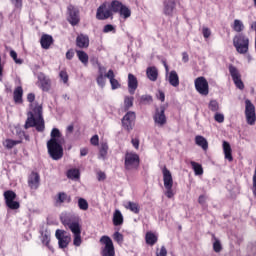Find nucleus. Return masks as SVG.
Returning a JSON list of instances; mask_svg holds the SVG:
<instances>
[{"label": "nucleus", "instance_id": "nucleus-1", "mask_svg": "<svg viewBox=\"0 0 256 256\" xmlns=\"http://www.w3.org/2000/svg\"><path fill=\"white\" fill-rule=\"evenodd\" d=\"M60 221L65 227H68L73 234V245H75V247H81L83 239L81 238V224H79V217L73 213L62 212Z\"/></svg>", "mask_w": 256, "mask_h": 256}, {"label": "nucleus", "instance_id": "nucleus-2", "mask_svg": "<svg viewBox=\"0 0 256 256\" xmlns=\"http://www.w3.org/2000/svg\"><path fill=\"white\" fill-rule=\"evenodd\" d=\"M50 137L51 139L47 142L48 153L54 161H59L63 157V143H65V140L61 131L57 128L52 129Z\"/></svg>", "mask_w": 256, "mask_h": 256}, {"label": "nucleus", "instance_id": "nucleus-3", "mask_svg": "<svg viewBox=\"0 0 256 256\" xmlns=\"http://www.w3.org/2000/svg\"><path fill=\"white\" fill-rule=\"evenodd\" d=\"M43 108L41 106H36L33 108L32 112L28 113V118L25 123V129L30 127H36L37 131L45 130V121L42 115Z\"/></svg>", "mask_w": 256, "mask_h": 256}, {"label": "nucleus", "instance_id": "nucleus-4", "mask_svg": "<svg viewBox=\"0 0 256 256\" xmlns=\"http://www.w3.org/2000/svg\"><path fill=\"white\" fill-rule=\"evenodd\" d=\"M233 45L240 55H245L249 51V37L243 33H239L233 38Z\"/></svg>", "mask_w": 256, "mask_h": 256}, {"label": "nucleus", "instance_id": "nucleus-5", "mask_svg": "<svg viewBox=\"0 0 256 256\" xmlns=\"http://www.w3.org/2000/svg\"><path fill=\"white\" fill-rule=\"evenodd\" d=\"M162 177L164 187L166 189L165 195L166 197H168V199H173V197L175 196V193L173 192V174H171V171L167 169V167H163Z\"/></svg>", "mask_w": 256, "mask_h": 256}, {"label": "nucleus", "instance_id": "nucleus-6", "mask_svg": "<svg viewBox=\"0 0 256 256\" xmlns=\"http://www.w3.org/2000/svg\"><path fill=\"white\" fill-rule=\"evenodd\" d=\"M124 165L127 171L139 169V155L133 152L126 153Z\"/></svg>", "mask_w": 256, "mask_h": 256}, {"label": "nucleus", "instance_id": "nucleus-7", "mask_svg": "<svg viewBox=\"0 0 256 256\" xmlns=\"http://www.w3.org/2000/svg\"><path fill=\"white\" fill-rule=\"evenodd\" d=\"M4 199L6 203V207L8 209H11L12 211H15L21 207V204L15 200L17 199V194L13 192V190H7L4 192Z\"/></svg>", "mask_w": 256, "mask_h": 256}, {"label": "nucleus", "instance_id": "nucleus-8", "mask_svg": "<svg viewBox=\"0 0 256 256\" xmlns=\"http://www.w3.org/2000/svg\"><path fill=\"white\" fill-rule=\"evenodd\" d=\"M194 85L196 91L200 95H203L204 97H207V95H209V82H207V79H205V77L200 76L196 78L194 81Z\"/></svg>", "mask_w": 256, "mask_h": 256}, {"label": "nucleus", "instance_id": "nucleus-9", "mask_svg": "<svg viewBox=\"0 0 256 256\" xmlns=\"http://www.w3.org/2000/svg\"><path fill=\"white\" fill-rule=\"evenodd\" d=\"M100 242L105 245L102 250L103 256H115V246H113V240L109 236H102Z\"/></svg>", "mask_w": 256, "mask_h": 256}, {"label": "nucleus", "instance_id": "nucleus-10", "mask_svg": "<svg viewBox=\"0 0 256 256\" xmlns=\"http://www.w3.org/2000/svg\"><path fill=\"white\" fill-rule=\"evenodd\" d=\"M153 120L156 127H163L167 124V116H165V106L161 105L159 108H156Z\"/></svg>", "mask_w": 256, "mask_h": 256}, {"label": "nucleus", "instance_id": "nucleus-11", "mask_svg": "<svg viewBox=\"0 0 256 256\" xmlns=\"http://www.w3.org/2000/svg\"><path fill=\"white\" fill-rule=\"evenodd\" d=\"M245 117L248 125H253L256 121L255 105L249 99L245 100Z\"/></svg>", "mask_w": 256, "mask_h": 256}, {"label": "nucleus", "instance_id": "nucleus-12", "mask_svg": "<svg viewBox=\"0 0 256 256\" xmlns=\"http://www.w3.org/2000/svg\"><path fill=\"white\" fill-rule=\"evenodd\" d=\"M56 239L60 249H65L71 243V236L65 230H56Z\"/></svg>", "mask_w": 256, "mask_h": 256}, {"label": "nucleus", "instance_id": "nucleus-13", "mask_svg": "<svg viewBox=\"0 0 256 256\" xmlns=\"http://www.w3.org/2000/svg\"><path fill=\"white\" fill-rule=\"evenodd\" d=\"M108 3L105 2L102 5H100L96 12V19L99 21H105V19H109V17L113 16V12L110 10V8L107 7Z\"/></svg>", "mask_w": 256, "mask_h": 256}, {"label": "nucleus", "instance_id": "nucleus-14", "mask_svg": "<svg viewBox=\"0 0 256 256\" xmlns=\"http://www.w3.org/2000/svg\"><path fill=\"white\" fill-rule=\"evenodd\" d=\"M135 112H128L122 119V125L127 131H131L133 129V125H135Z\"/></svg>", "mask_w": 256, "mask_h": 256}, {"label": "nucleus", "instance_id": "nucleus-15", "mask_svg": "<svg viewBox=\"0 0 256 256\" xmlns=\"http://www.w3.org/2000/svg\"><path fill=\"white\" fill-rule=\"evenodd\" d=\"M38 87H41L42 91H49L51 89V80L43 73H39L38 76Z\"/></svg>", "mask_w": 256, "mask_h": 256}, {"label": "nucleus", "instance_id": "nucleus-16", "mask_svg": "<svg viewBox=\"0 0 256 256\" xmlns=\"http://www.w3.org/2000/svg\"><path fill=\"white\" fill-rule=\"evenodd\" d=\"M40 183L41 177L39 176V173L32 172L28 177V187H30V189L37 190L39 189Z\"/></svg>", "mask_w": 256, "mask_h": 256}, {"label": "nucleus", "instance_id": "nucleus-17", "mask_svg": "<svg viewBox=\"0 0 256 256\" xmlns=\"http://www.w3.org/2000/svg\"><path fill=\"white\" fill-rule=\"evenodd\" d=\"M137 87H139V81L137 80V77H135L133 74H128V92L130 95H135Z\"/></svg>", "mask_w": 256, "mask_h": 256}, {"label": "nucleus", "instance_id": "nucleus-18", "mask_svg": "<svg viewBox=\"0 0 256 256\" xmlns=\"http://www.w3.org/2000/svg\"><path fill=\"white\" fill-rule=\"evenodd\" d=\"M166 79L172 87H179V74H177V71H170V73L166 76Z\"/></svg>", "mask_w": 256, "mask_h": 256}, {"label": "nucleus", "instance_id": "nucleus-19", "mask_svg": "<svg viewBox=\"0 0 256 256\" xmlns=\"http://www.w3.org/2000/svg\"><path fill=\"white\" fill-rule=\"evenodd\" d=\"M76 45L80 49H87L89 47V36L80 34L76 38Z\"/></svg>", "mask_w": 256, "mask_h": 256}, {"label": "nucleus", "instance_id": "nucleus-20", "mask_svg": "<svg viewBox=\"0 0 256 256\" xmlns=\"http://www.w3.org/2000/svg\"><path fill=\"white\" fill-rule=\"evenodd\" d=\"M56 205H63V203H71V196L65 192H59L55 197Z\"/></svg>", "mask_w": 256, "mask_h": 256}, {"label": "nucleus", "instance_id": "nucleus-21", "mask_svg": "<svg viewBox=\"0 0 256 256\" xmlns=\"http://www.w3.org/2000/svg\"><path fill=\"white\" fill-rule=\"evenodd\" d=\"M69 23H71L73 26L77 25L79 23V10L75 8H69Z\"/></svg>", "mask_w": 256, "mask_h": 256}, {"label": "nucleus", "instance_id": "nucleus-22", "mask_svg": "<svg viewBox=\"0 0 256 256\" xmlns=\"http://www.w3.org/2000/svg\"><path fill=\"white\" fill-rule=\"evenodd\" d=\"M175 9V1L173 0H164V15L171 16L173 15V10Z\"/></svg>", "mask_w": 256, "mask_h": 256}, {"label": "nucleus", "instance_id": "nucleus-23", "mask_svg": "<svg viewBox=\"0 0 256 256\" xmlns=\"http://www.w3.org/2000/svg\"><path fill=\"white\" fill-rule=\"evenodd\" d=\"M106 77H107V79H109L111 88L113 90L119 89V87H121V84L119 83V81H117V79H115V73L113 72V70H109L106 73Z\"/></svg>", "mask_w": 256, "mask_h": 256}, {"label": "nucleus", "instance_id": "nucleus-24", "mask_svg": "<svg viewBox=\"0 0 256 256\" xmlns=\"http://www.w3.org/2000/svg\"><path fill=\"white\" fill-rule=\"evenodd\" d=\"M223 147V151H224V156L225 159H227V161H233V150L231 149V144H229V142L227 141H223L222 144Z\"/></svg>", "mask_w": 256, "mask_h": 256}, {"label": "nucleus", "instance_id": "nucleus-25", "mask_svg": "<svg viewBox=\"0 0 256 256\" xmlns=\"http://www.w3.org/2000/svg\"><path fill=\"white\" fill-rule=\"evenodd\" d=\"M146 75L150 81H157L159 70H157V67L155 66H150L146 69Z\"/></svg>", "mask_w": 256, "mask_h": 256}, {"label": "nucleus", "instance_id": "nucleus-26", "mask_svg": "<svg viewBox=\"0 0 256 256\" xmlns=\"http://www.w3.org/2000/svg\"><path fill=\"white\" fill-rule=\"evenodd\" d=\"M41 242L43 243V245H45L49 251H53V246H51V232L49 231H44L42 232V236H41Z\"/></svg>", "mask_w": 256, "mask_h": 256}, {"label": "nucleus", "instance_id": "nucleus-27", "mask_svg": "<svg viewBox=\"0 0 256 256\" xmlns=\"http://www.w3.org/2000/svg\"><path fill=\"white\" fill-rule=\"evenodd\" d=\"M195 143L198 147H201L203 151H207V149H209V142H207V139L201 135H197L195 137Z\"/></svg>", "mask_w": 256, "mask_h": 256}, {"label": "nucleus", "instance_id": "nucleus-28", "mask_svg": "<svg viewBox=\"0 0 256 256\" xmlns=\"http://www.w3.org/2000/svg\"><path fill=\"white\" fill-rule=\"evenodd\" d=\"M13 97H14L15 103H18V104L23 103V88L21 86H18L15 88Z\"/></svg>", "mask_w": 256, "mask_h": 256}, {"label": "nucleus", "instance_id": "nucleus-29", "mask_svg": "<svg viewBox=\"0 0 256 256\" xmlns=\"http://www.w3.org/2000/svg\"><path fill=\"white\" fill-rule=\"evenodd\" d=\"M76 55L79 59L84 64V67H87L89 65V55L83 51V50H77Z\"/></svg>", "mask_w": 256, "mask_h": 256}, {"label": "nucleus", "instance_id": "nucleus-30", "mask_svg": "<svg viewBox=\"0 0 256 256\" xmlns=\"http://www.w3.org/2000/svg\"><path fill=\"white\" fill-rule=\"evenodd\" d=\"M40 43L43 49H49V47H51V43H53V37L45 34L41 37Z\"/></svg>", "mask_w": 256, "mask_h": 256}, {"label": "nucleus", "instance_id": "nucleus-31", "mask_svg": "<svg viewBox=\"0 0 256 256\" xmlns=\"http://www.w3.org/2000/svg\"><path fill=\"white\" fill-rule=\"evenodd\" d=\"M231 27L236 33H241L245 31V24H243V21L239 19H235Z\"/></svg>", "mask_w": 256, "mask_h": 256}, {"label": "nucleus", "instance_id": "nucleus-32", "mask_svg": "<svg viewBox=\"0 0 256 256\" xmlns=\"http://www.w3.org/2000/svg\"><path fill=\"white\" fill-rule=\"evenodd\" d=\"M125 209H128L132 213H135L136 215L139 214L140 208L139 204L135 202L128 201L124 204Z\"/></svg>", "mask_w": 256, "mask_h": 256}, {"label": "nucleus", "instance_id": "nucleus-33", "mask_svg": "<svg viewBox=\"0 0 256 256\" xmlns=\"http://www.w3.org/2000/svg\"><path fill=\"white\" fill-rule=\"evenodd\" d=\"M107 151H109V146L107 143H102L100 146L98 159L105 161L107 159Z\"/></svg>", "mask_w": 256, "mask_h": 256}, {"label": "nucleus", "instance_id": "nucleus-34", "mask_svg": "<svg viewBox=\"0 0 256 256\" xmlns=\"http://www.w3.org/2000/svg\"><path fill=\"white\" fill-rule=\"evenodd\" d=\"M113 224L118 227V225H123V214L121 211L115 210L113 214Z\"/></svg>", "mask_w": 256, "mask_h": 256}, {"label": "nucleus", "instance_id": "nucleus-35", "mask_svg": "<svg viewBox=\"0 0 256 256\" xmlns=\"http://www.w3.org/2000/svg\"><path fill=\"white\" fill-rule=\"evenodd\" d=\"M123 6V3H121L120 1L114 0L110 4V10L112 11V13H119Z\"/></svg>", "mask_w": 256, "mask_h": 256}, {"label": "nucleus", "instance_id": "nucleus-36", "mask_svg": "<svg viewBox=\"0 0 256 256\" xmlns=\"http://www.w3.org/2000/svg\"><path fill=\"white\" fill-rule=\"evenodd\" d=\"M190 165L194 171V174L196 176H199V175H203V166H201V164L195 162V161H191L190 162Z\"/></svg>", "mask_w": 256, "mask_h": 256}, {"label": "nucleus", "instance_id": "nucleus-37", "mask_svg": "<svg viewBox=\"0 0 256 256\" xmlns=\"http://www.w3.org/2000/svg\"><path fill=\"white\" fill-rule=\"evenodd\" d=\"M145 239L147 245H155V243H157V235H155L153 232H147Z\"/></svg>", "mask_w": 256, "mask_h": 256}, {"label": "nucleus", "instance_id": "nucleus-38", "mask_svg": "<svg viewBox=\"0 0 256 256\" xmlns=\"http://www.w3.org/2000/svg\"><path fill=\"white\" fill-rule=\"evenodd\" d=\"M229 73L232 77V80L234 81L235 79H241V73L237 69V67L230 65L229 66Z\"/></svg>", "mask_w": 256, "mask_h": 256}, {"label": "nucleus", "instance_id": "nucleus-39", "mask_svg": "<svg viewBox=\"0 0 256 256\" xmlns=\"http://www.w3.org/2000/svg\"><path fill=\"white\" fill-rule=\"evenodd\" d=\"M120 17H123V19H129L131 17V9L127 7L126 5L122 6L120 9V12H118Z\"/></svg>", "mask_w": 256, "mask_h": 256}, {"label": "nucleus", "instance_id": "nucleus-40", "mask_svg": "<svg viewBox=\"0 0 256 256\" xmlns=\"http://www.w3.org/2000/svg\"><path fill=\"white\" fill-rule=\"evenodd\" d=\"M19 143H21L20 140L7 139L4 142V147H6V149H13L15 145H19Z\"/></svg>", "mask_w": 256, "mask_h": 256}, {"label": "nucleus", "instance_id": "nucleus-41", "mask_svg": "<svg viewBox=\"0 0 256 256\" xmlns=\"http://www.w3.org/2000/svg\"><path fill=\"white\" fill-rule=\"evenodd\" d=\"M78 207L81 209V211H87V209H89V203L84 198H79Z\"/></svg>", "mask_w": 256, "mask_h": 256}, {"label": "nucleus", "instance_id": "nucleus-42", "mask_svg": "<svg viewBox=\"0 0 256 256\" xmlns=\"http://www.w3.org/2000/svg\"><path fill=\"white\" fill-rule=\"evenodd\" d=\"M97 85L103 89L105 87V83H107V74L106 75H98L96 78Z\"/></svg>", "mask_w": 256, "mask_h": 256}, {"label": "nucleus", "instance_id": "nucleus-43", "mask_svg": "<svg viewBox=\"0 0 256 256\" xmlns=\"http://www.w3.org/2000/svg\"><path fill=\"white\" fill-rule=\"evenodd\" d=\"M79 175L80 174L78 169H71V170H68L67 172L68 179H73V180L79 179Z\"/></svg>", "mask_w": 256, "mask_h": 256}, {"label": "nucleus", "instance_id": "nucleus-44", "mask_svg": "<svg viewBox=\"0 0 256 256\" xmlns=\"http://www.w3.org/2000/svg\"><path fill=\"white\" fill-rule=\"evenodd\" d=\"M208 109L213 113H217L219 111V102L217 100H211L208 104Z\"/></svg>", "mask_w": 256, "mask_h": 256}, {"label": "nucleus", "instance_id": "nucleus-45", "mask_svg": "<svg viewBox=\"0 0 256 256\" xmlns=\"http://www.w3.org/2000/svg\"><path fill=\"white\" fill-rule=\"evenodd\" d=\"M133 101H134V98L133 96H125L124 98V107L125 109H131V107H133Z\"/></svg>", "mask_w": 256, "mask_h": 256}, {"label": "nucleus", "instance_id": "nucleus-46", "mask_svg": "<svg viewBox=\"0 0 256 256\" xmlns=\"http://www.w3.org/2000/svg\"><path fill=\"white\" fill-rule=\"evenodd\" d=\"M10 57L13 59L14 63L17 65H23V59L17 58V52L15 50L10 51Z\"/></svg>", "mask_w": 256, "mask_h": 256}, {"label": "nucleus", "instance_id": "nucleus-47", "mask_svg": "<svg viewBox=\"0 0 256 256\" xmlns=\"http://www.w3.org/2000/svg\"><path fill=\"white\" fill-rule=\"evenodd\" d=\"M140 103H143V105L153 103V97H151V95H142L140 98Z\"/></svg>", "mask_w": 256, "mask_h": 256}, {"label": "nucleus", "instance_id": "nucleus-48", "mask_svg": "<svg viewBox=\"0 0 256 256\" xmlns=\"http://www.w3.org/2000/svg\"><path fill=\"white\" fill-rule=\"evenodd\" d=\"M27 100L29 101L30 104V108L33 111V109H35L36 107H40L39 105H35V103L33 101H35V94L30 93L27 96Z\"/></svg>", "mask_w": 256, "mask_h": 256}, {"label": "nucleus", "instance_id": "nucleus-49", "mask_svg": "<svg viewBox=\"0 0 256 256\" xmlns=\"http://www.w3.org/2000/svg\"><path fill=\"white\" fill-rule=\"evenodd\" d=\"M95 63L98 67V75H106L105 73H106L107 69L105 68V66L101 65L99 63V61H97V60H94L93 65H95Z\"/></svg>", "mask_w": 256, "mask_h": 256}, {"label": "nucleus", "instance_id": "nucleus-50", "mask_svg": "<svg viewBox=\"0 0 256 256\" xmlns=\"http://www.w3.org/2000/svg\"><path fill=\"white\" fill-rule=\"evenodd\" d=\"M113 239L114 241H116V243H118V245L123 244V234H121L120 232H115L113 234Z\"/></svg>", "mask_w": 256, "mask_h": 256}, {"label": "nucleus", "instance_id": "nucleus-51", "mask_svg": "<svg viewBox=\"0 0 256 256\" xmlns=\"http://www.w3.org/2000/svg\"><path fill=\"white\" fill-rule=\"evenodd\" d=\"M235 86L237 87V89H240L241 91H243V89H245V84H243V80H241V78H237L235 80H233Z\"/></svg>", "mask_w": 256, "mask_h": 256}, {"label": "nucleus", "instance_id": "nucleus-52", "mask_svg": "<svg viewBox=\"0 0 256 256\" xmlns=\"http://www.w3.org/2000/svg\"><path fill=\"white\" fill-rule=\"evenodd\" d=\"M59 77L63 81V83L69 82V75L67 74V72L65 70L60 71Z\"/></svg>", "mask_w": 256, "mask_h": 256}, {"label": "nucleus", "instance_id": "nucleus-53", "mask_svg": "<svg viewBox=\"0 0 256 256\" xmlns=\"http://www.w3.org/2000/svg\"><path fill=\"white\" fill-rule=\"evenodd\" d=\"M115 33V26L111 25V24H107L104 26L103 28V33Z\"/></svg>", "mask_w": 256, "mask_h": 256}, {"label": "nucleus", "instance_id": "nucleus-54", "mask_svg": "<svg viewBox=\"0 0 256 256\" xmlns=\"http://www.w3.org/2000/svg\"><path fill=\"white\" fill-rule=\"evenodd\" d=\"M214 119L217 123H223L225 121V115L221 114V113H216L214 115Z\"/></svg>", "mask_w": 256, "mask_h": 256}, {"label": "nucleus", "instance_id": "nucleus-55", "mask_svg": "<svg viewBox=\"0 0 256 256\" xmlns=\"http://www.w3.org/2000/svg\"><path fill=\"white\" fill-rule=\"evenodd\" d=\"M213 249L215 251V253H220L222 247H221V242H219V240H215L213 243Z\"/></svg>", "mask_w": 256, "mask_h": 256}, {"label": "nucleus", "instance_id": "nucleus-56", "mask_svg": "<svg viewBox=\"0 0 256 256\" xmlns=\"http://www.w3.org/2000/svg\"><path fill=\"white\" fill-rule=\"evenodd\" d=\"M202 35H203L204 39H209L211 37V30L207 27H204L202 29Z\"/></svg>", "mask_w": 256, "mask_h": 256}, {"label": "nucleus", "instance_id": "nucleus-57", "mask_svg": "<svg viewBox=\"0 0 256 256\" xmlns=\"http://www.w3.org/2000/svg\"><path fill=\"white\" fill-rule=\"evenodd\" d=\"M157 99L161 101L162 103L165 101V93L161 90H159L156 94Z\"/></svg>", "mask_w": 256, "mask_h": 256}, {"label": "nucleus", "instance_id": "nucleus-58", "mask_svg": "<svg viewBox=\"0 0 256 256\" xmlns=\"http://www.w3.org/2000/svg\"><path fill=\"white\" fill-rule=\"evenodd\" d=\"M90 143H91V145H94V146L99 145V135H94V136L90 139Z\"/></svg>", "mask_w": 256, "mask_h": 256}, {"label": "nucleus", "instance_id": "nucleus-59", "mask_svg": "<svg viewBox=\"0 0 256 256\" xmlns=\"http://www.w3.org/2000/svg\"><path fill=\"white\" fill-rule=\"evenodd\" d=\"M97 179H98V181H105V179H106L105 172L99 171V172L97 173Z\"/></svg>", "mask_w": 256, "mask_h": 256}, {"label": "nucleus", "instance_id": "nucleus-60", "mask_svg": "<svg viewBox=\"0 0 256 256\" xmlns=\"http://www.w3.org/2000/svg\"><path fill=\"white\" fill-rule=\"evenodd\" d=\"M207 201V196L205 195H200L198 198V203H200V205H204Z\"/></svg>", "mask_w": 256, "mask_h": 256}, {"label": "nucleus", "instance_id": "nucleus-61", "mask_svg": "<svg viewBox=\"0 0 256 256\" xmlns=\"http://www.w3.org/2000/svg\"><path fill=\"white\" fill-rule=\"evenodd\" d=\"M74 55H75V53L73 52V50H68L66 53V59L71 61V59H73Z\"/></svg>", "mask_w": 256, "mask_h": 256}, {"label": "nucleus", "instance_id": "nucleus-62", "mask_svg": "<svg viewBox=\"0 0 256 256\" xmlns=\"http://www.w3.org/2000/svg\"><path fill=\"white\" fill-rule=\"evenodd\" d=\"M157 256H167V249L165 246H162L160 249V252L157 254Z\"/></svg>", "mask_w": 256, "mask_h": 256}, {"label": "nucleus", "instance_id": "nucleus-63", "mask_svg": "<svg viewBox=\"0 0 256 256\" xmlns=\"http://www.w3.org/2000/svg\"><path fill=\"white\" fill-rule=\"evenodd\" d=\"M131 142L135 149H139V139L133 138Z\"/></svg>", "mask_w": 256, "mask_h": 256}, {"label": "nucleus", "instance_id": "nucleus-64", "mask_svg": "<svg viewBox=\"0 0 256 256\" xmlns=\"http://www.w3.org/2000/svg\"><path fill=\"white\" fill-rule=\"evenodd\" d=\"M89 153V149L87 148H81L80 149V155L81 157H86V155Z\"/></svg>", "mask_w": 256, "mask_h": 256}]
</instances>
